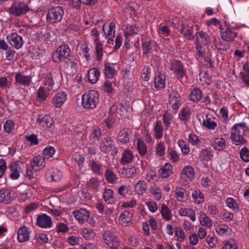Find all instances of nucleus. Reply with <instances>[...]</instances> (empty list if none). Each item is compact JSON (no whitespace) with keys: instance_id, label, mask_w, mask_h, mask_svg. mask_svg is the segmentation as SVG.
Returning a JSON list of instances; mask_svg holds the SVG:
<instances>
[{"instance_id":"774afa93","label":"nucleus","mask_w":249,"mask_h":249,"mask_svg":"<svg viewBox=\"0 0 249 249\" xmlns=\"http://www.w3.org/2000/svg\"><path fill=\"white\" fill-rule=\"evenodd\" d=\"M222 249H237V246L235 241L231 239L225 242Z\"/></svg>"},{"instance_id":"37998d69","label":"nucleus","mask_w":249,"mask_h":249,"mask_svg":"<svg viewBox=\"0 0 249 249\" xmlns=\"http://www.w3.org/2000/svg\"><path fill=\"white\" fill-rule=\"evenodd\" d=\"M178 213L181 216L189 217L193 221L196 220L195 213L192 209L181 208L179 210Z\"/></svg>"},{"instance_id":"13d9d810","label":"nucleus","mask_w":249,"mask_h":249,"mask_svg":"<svg viewBox=\"0 0 249 249\" xmlns=\"http://www.w3.org/2000/svg\"><path fill=\"white\" fill-rule=\"evenodd\" d=\"M186 191L183 188L177 187L175 190L176 198L179 201H183Z\"/></svg>"},{"instance_id":"69168bd1","label":"nucleus","mask_w":249,"mask_h":249,"mask_svg":"<svg viewBox=\"0 0 249 249\" xmlns=\"http://www.w3.org/2000/svg\"><path fill=\"white\" fill-rule=\"evenodd\" d=\"M89 48L87 45L83 44L81 47L80 54L83 55L87 60H89L90 59V55L89 54Z\"/></svg>"},{"instance_id":"58836bf2","label":"nucleus","mask_w":249,"mask_h":249,"mask_svg":"<svg viewBox=\"0 0 249 249\" xmlns=\"http://www.w3.org/2000/svg\"><path fill=\"white\" fill-rule=\"evenodd\" d=\"M105 178L109 183L114 184L118 179L117 175L111 170L107 169L105 172Z\"/></svg>"},{"instance_id":"a19ab883","label":"nucleus","mask_w":249,"mask_h":249,"mask_svg":"<svg viewBox=\"0 0 249 249\" xmlns=\"http://www.w3.org/2000/svg\"><path fill=\"white\" fill-rule=\"evenodd\" d=\"M202 97V91L199 88H194L189 94V99L194 102L199 101Z\"/></svg>"},{"instance_id":"6ab92c4d","label":"nucleus","mask_w":249,"mask_h":249,"mask_svg":"<svg viewBox=\"0 0 249 249\" xmlns=\"http://www.w3.org/2000/svg\"><path fill=\"white\" fill-rule=\"evenodd\" d=\"M67 99V94L64 91H59L55 94L53 98V103L56 107H60Z\"/></svg>"},{"instance_id":"412c9836","label":"nucleus","mask_w":249,"mask_h":249,"mask_svg":"<svg viewBox=\"0 0 249 249\" xmlns=\"http://www.w3.org/2000/svg\"><path fill=\"white\" fill-rule=\"evenodd\" d=\"M116 24L114 22H110L107 25L106 24L103 26V36L105 37H114Z\"/></svg>"},{"instance_id":"dca6fc26","label":"nucleus","mask_w":249,"mask_h":249,"mask_svg":"<svg viewBox=\"0 0 249 249\" xmlns=\"http://www.w3.org/2000/svg\"><path fill=\"white\" fill-rule=\"evenodd\" d=\"M21 165H23L21 162L17 161L12 163L9 166V168L11 171L9 177L11 179H17L19 177L20 173L21 172Z\"/></svg>"},{"instance_id":"cd10ccee","label":"nucleus","mask_w":249,"mask_h":249,"mask_svg":"<svg viewBox=\"0 0 249 249\" xmlns=\"http://www.w3.org/2000/svg\"><path fill=\"white\" fill-rule=\"evenodd\" d=\"M77 61L76 58L70 56L64 61L65 64L64 67H66L68 71L74 72L76 71Z\"/></svg>"},{"instance_id":"e2e57ef3","label":"nucleus","mask_w":249,"mask_h":249,"mask_svg":"<svg viewBox=\"0 0 249 249\" xmlns=\"http://www.w3.org/2000/svg\"><path fill=\"white\" fill-rule=\"evenodd\" d=\"M88 184L91 189L97 191L100 186L99 180L97 178H92L88 182Z\"/></svg>"},{"instance_id":"49530a36","label":"nucleus","mask_w":249,"mask_h":249,"mask_svg":"<svg viewBox=\"0 0 249 249\" xmlns=\"http://www.w3.org/2000/svg\"><path fill=\"white\" fill-rule=\"evenodd\" d=\"M113 194L112 190L105 189L103 195L104 200L108 203L112 204L113 202Z\"/></svg>"},{"instance_id":"39448f33","label":"nucleus","mask_w":249,"mask_h":249,"mask_svg":"<svg viewBox=\"0 0 249 249\" xmlns=\"http://www.w3.org/2000/svg\"><path fill=\"white\" fill-rule=\"evenodd\" d=\"M91 36H92L94 43L95 44V53L96 55L95 59L97 61H100L102 59L103 56V44L99 40V33L96 29L94 28L91 30Z\"/></svg>"},{"instance_id":"f8f14e48","label":"nucleus","mask_w":249,"mask_h":249,"mask_svg":"<svg viewBox=\"0 0 249 249\" xmlns=\"http://www.w3.org/2000/svg\"><path fill=\"white\" fill-rule=\"evenodd\" d=\"M158 45L157 42L153 40L150 39L142 42V50L143 55L148 56L150 53L157 52Z\"/></svg>"},{"instance_id":"6e6552de","label":"nucleus","mask_w":249,"mask_h":249,"mask_svg":"<svg viewBox=\"0 0 249 249\" xmlns=\"http://www.w3.org/2000/svg\"><path fill=\"white\" fill-rule=\"evenodd\" d=\"M169 68L179 80L181 79L186 75V70L182 63L179 60H173Z\"/></svg>"},{"instance_id":"5701e85b","label":"nucleus","mask_w":249,"mask_h":249,"mask_svg":"<svg viewBox=\"0 0 249 249\" xmlns=\"http://www.w3.org/2000/svg\"><path fill=\"white\" fill-rule=\"evenodd\" d=\"M32 79V76H26L20 72L18 73L15 76V82L22 86H30Z\"/></svg>"},{"instance_id":"c03bdc74","label":"nucleus","mask_w":249,"mask_h":249,"mask_svg":"<svg viewBox=\"0 0 249 249\" xmlns=\"http://www.w3.org/2000/svg\"><path fill=\"white\" fill-rule=\"evenodd\" d=\"M51 91L43 87H40L37 91V98L39 102L46 100Z\"/></svg>"},{"instance_id":"473e14b6","label":"nucleus","mask_w":249,"mask_h":249,"mask_svg":"<svg viewBox=\"0 0 249 249\" xmlns=\"http://www.w3.org/2000/svg\"><path fill=\"white\" fill-rule=\"evenodd\" d=\"M121 170V174L126 178H134L137 173V168L132 165L123 168Z\"/></svg>"},{"instance_id":"a18cd8bd","label":"nucleus","mask_w":249,"mask_h":249,"mask_svg":"<svg viewBox=\"0 0 249 249\" xmlns=\"http://www.w3.org/2000/svg\"><path fill=\"white\" fill-rule=\"evenodd\" d=\"M137 148L141 156H144L147 153V146L144 142L140 138L137 140Z\"/></svg>"},{"instance_id":"c9c22d12","label":"nucleus","mask_w":249,"mask_h":249,"mask_svg":"<svg viewBox=\"0 0 249 249\" xmlns=\"http://www.w3.org/2000/svg\"><path fill=\"white\" fill-rule=\"evenodd\" d=\"M43 87L52 90L53 89L54 82L51 73H46L43 77Z\"/></svg>"},{"instance_id":"ea45409f","label":"nucleus","mask_w":249,"mask_h":249,"mask_svg":"<svg viewBox=\"0 0 249 249\" xmlns=\"http://www.w3.org/2000/svg\"><path fill=\"white\" fill-rule=\"evenodd\" d=\"M180 31L181 34L187 39H192V28L187 24L181 23L180 27Z\"/></svg>"},{"instance_id":"79ce46f5","label":"nucleus","mask_w":249,"mask_h":249,"mask_svg":"<svg viewBox=\"0 0 249 249\" xmlns=\"http://www.w3.org/2000/svg\"><path fill=\"white\" fill-rule=\"evenodd\" d=\"M213 148L215 150L221 151L225 148L226 146V141L224 138H217L214 140L213 144Z\"/></svg>"},{"instance_id":"2f4dec72","label":"nucleus","mask_w":249,"mask_h":249,"mask_svg":"<svg viewBox=\"0 0 249 249\" xmlns=\"http://www.w3.org/2000/svg\"><path fill=\"white\" fill-rule=\"evenodd\" d=\"M245 135L231 134V139L232 143L236 145H245L247 141L245 138Z\"/></svg>"},{"instance_id":"423d86ee","label":"nucleus","mask_w":249,"mask_h":249,"mask_svg":"<svg viewBox=\"0 0 249 249\" xmlns=\"http://www.w3.org/2000/svg\"><path fill=\"white\" fill-rule=\"evenodd\" d=\"M103 243L109 248H115L119 246V241L116 233L110 231H105L102 234Z\"/></svg>"},{"instance_id":"052dcab7","label":"nucleus","mask_w":249,"mask_h":249,"mask_svg":"<svg viewBox=\"0 0 249 249\" xmlns=\"http://www.w3.org/2000/svg\"><path fill=\"white\" fill-rule=\"evenodd\" d=\"M82 236L87 240H89L95 236V232L91 229L85 228L81 232Z\"/></svg>"},{"instance_id":"3c124183","label":"nucleus","mask_w":249,"mask_h":249,"mask_svg":"<svg viewBox=\"0 0 249 249\" xmlns=\"http://www.w3.org/2000/svg\"><path fill=\"white\" fill-rule=\"evenodd\" d=\"M135 189L139 194H142L146 190V183L144 180H140L135 185Z\"/></svg>"},{"instance_id":"9d476101","label":"nucleus","mask_w":249,"mask_h":249,"mask_svg":"<svg viewBox=\"0 0 249 249\" xmlns=\"http://www.w3.org/2000/svg\"><path fill=\"white\" fill-rule=\"evenodd\" d=\"M194 175V170L191 166H185L181 172L180 183L183 185H187L188 181H191L193 178Z\"/></svg>"},{"instance_id":"a878e982","label":"nucleus","mask_w":249,"mask_h":249,"mask_svg":"<svg viewBox=\"0 0 249 249\" xmlns=\"http://www.w3.org/2000/svg\"><path fill=\"white\" fill-rule=\"evenodd\" d=\"M29 239V231L28 227L23 226L18 231V240L19 242H24Z\"/></svg>"},{"instance_id":"c85d7f7f","label":"nucleus","mask_w":249,"mask_h":249,"mask_svg":"<svg viewBox=\"0 0 249 249\" xmlns=\"http://www.w3.org/2000/svg\"><path fill=\"white\" fill-rule=\"evenodd\" d=\"M134 159L133 152L129 149H125L120 160V163L122 165H125L131 162Z\"/></svg>"},{"instance_id":"338daca9","label":"nucleus","mask_w":249,"mask_h":249,"mask_svg":"<svg viewBox=\"0 0 249 249\" xmlns=\"http://www.w3.org/2000/svg\"><path fill=\"white\" fill-rule=\"evenodd\" d=\"M240 156L241 159L245 162L249 161V150L246 147H243L240 151Z\"/></svg>"},{"instance_id":"de8ad7c7","label":"nucleus","mask_w":249,"mask_h":249,"mask_svg":"<svg viewBox=\"0 0 249 249\" xmlns=\"http://www.w3.org/2000/svg\"><path fill=\"white\" fill-rule=\"evenodd\" d=\"M178 144L183 155H187L190 152L189 144L187 142L183 140H179Z\"/></svg>"},{"instance_id":"0eeeda50","label":"nucleus","mask_w":249,"mask_h":249,"mask_svg":"<svg viewBox=\"0 0 249 249\" xmlns=\"http://www.w3.org/2000/svg\"><path fill=\"white\" fill-rule=\"evenodd\" d=\"M64 12L62 7L57 6L49 10L47 15V21L50 23L60 21L64 15Z\"/></svg>"},{"instance_id":"09e8293b","label":"nucleus","mask_w":249,"mask_h":249,"mask_svg":"<svg viewBox=\"0 0 249 249\" xmlns=\"http://www.w3.org/2000/svg\"><path fill=\"white\" fill-rule=\"evenodd\" d=\"M138 27L135 24L131 25L127 27L124 31V36L126 38H128L137 33Z\"/></svg>"},{"instance_id":"5fc2aeb1","label":"nucleus","mask_w":249,"mask_h":249,"mask_svg":"<svg viewBox=\"0 0 249 249\" xmlns=\"http://www.w3.org/2000/svg\"><path fill=\"white\" fill-rule=\"evenodd\" d=\"M15 124L12 120H7L4 124L3 129L4 130L8 133H11L14 129Z\"/></svg>"},{"instance_id":"b1692460","label":"nucleus","mask_w":249,"mask_h":249,"mask_svg":"<svg viewBox=\"0 0 249 249\" xmlns=\"http://www.w3.org/2000/svg\"><path fill=\"white\" fill-rule=\"evenodd\" d=\"M249 132V128L245 123H238L231 128L232 134L246 135Z\"/></svg>"},{"instance_id":"7c9ffc66","label":"nucleus","mask_w":249,"mask_h":249,"mask_svg":"<svg viewBox=\"0 0 249 249\" xmlns=\"http://www.w3.org/2000/svg\"><path fill=\"white\" fill-rule=\"evenodd\" d=\"M155 87L157 89H162L165 86V76L164 74L159 72L156 75L154 80Z\"/></svg>"},{"instance_id":"864d4df0","label":"nucleus","mask_w":249,"mask_h":249,"mask_svg":"<svg viewBox=\"0 0 249 249\" xmlns=\"http://www.w3.org/2000/svg\"><path fill=\"white\" fill-rule=\"evenodd\" d=\"M207 119L205 121L203 120V126H205L209 129L214 130L217 127V123L211 120L210 118H208V115H206Z\"/></svg>"},{"instance_id":"a211bd4d","label":"nucleus","mask_w":249,"mask_h":249,"mask_svg":"<svg viewBox=\"0 0 249 249\" xmlns=\"http://www.w3.org/2000/svg\"><path fill=\"white\" fill-rule=\"evenodd\" d=\"M220 32L221 38L228 42L233 41L237 35V33L230 28H227L225 30L220 29Z\"/></svg>"},{"instance_id":"0e129e2a","label":"nucleus","mask_w":249,"mask_h":249,"mask_svg":"<svg viewBox=\"0 0 249 249\" xmlns=\"http://www.w3.org/2000/svg\"><path fill=\"white\" fill-rule=\"evenodd\" d=\"M192 196L196 203L200 204L202 202V194L200 190H195L192 193Z\"/></svg>"},{"instance_id":"ddd939ff","label":"nucleus","mask_w":249,"mask_h":249,"mask_svg":"<svg viewBox=\"0 0 249 249\" xmlns=\"http://www.w3.org/2000/svg\"><path fill=\"white\" fill-rule=\"evenodd\" d=\"M36 225L42 228H50L53 225L52 218L45 213L38 215Z\"/></svg>"},{"instance_id":"2eb2a0df","label":"nucleus","mask_w":249,"mask_h":249,"mask_svg":"<svg viewBox=\"0 0 249 249\" xmlns=\"http://www.w3.org/2000/svg\"><path fill=\"white\" fill-rule=\"evenodd\" d=\"M62 176V173L59 170L53 168L48 169L45 173L46 178L50 182L59 181Z\"/></svg>"},{"instance_id":"f257e3e1","label":"nucleus","mask_w":249,"mask_h":249,"mask_svg":"<svg viewBox=\"0 0 249 249\" xmlns=\"http://www.w3.org/2000/svg\"><path fill=\"white\" fill-rule=\"evenodd\" d=\"M99 102V95L94 90H89L85 92L82 98V105L88 110L96 107Z\"/></svg>"},{"instance_id":"72a5a7b5","label":"nucleus","mask_w":249,"mask_h":249,"mask_svg":"<svg viewBox=\"0 0 249 249\" xmlns=\"http://www.w3.org/2000/svg\"><path fill=\"white\" fill-rule=\"evenodd\" d=\"M154 136L156 139L159 140L162 138L163 133L162 123L161 121H157L154 125Z\"/></svg>"},{"instance_id":"4d7b16f0","label":"nucleus","mask_w":249,"mask_h":249,"mask_svg":"<svg viewBox=\"0 0 249 249\" xmlns=\"http://www.w3.org/2000/svg\"><path fill=\"white\" fill-rule=\"evenodd\" d=\"M55 152L54 147L51 146H47L43 150V156L45 159H48L53 156Z\"/></svg>"},{"instance_id":"603ef678","label":"nucleus","mask_w":249,"mask_h":249,"mask_svg":"<svg viewBox=\"0 0 249 249\" xmlns=\"http://www.w3.org/2000/svg\"><path fill=\"white\" fill-rule=\"evenodd\" d=\"M92 171L96 175H102L101 172V165L97 163L95 161L92 160L90 164Z\"/></svg>"},{"instance_id":"9b49d317","label":"nucleus","mask_w":249,"mask_h":249,"mask_svg":"<svg viewBox=\"0 0 249 249\" xmlns=\"http://www.w3.org/2000/svg\"><path fill=\"white\" fill-rule=\"evenodd\" d=\"M7 39L10 45L16 49H20L24 43L22 37L17 33L8 36Z\"/></svg>"},{"instance_id":"393cba45","label":"nucleus","mask_w":249,"mask_h":249,"mask_svg":"<svg viewBox=\"0 0 249 249\" xmlns=\"http://www.w3.org/2000/svg\"><path fill=\"white\" fill-rule=\"evenodd\" d=\"M132 218V213L125 210L121 214L119 217V222L122 226L126 227L131 222Z\"/></svg>"},{"instance_id":"f03ea898","label":"nucleus","mask_w":249,"mask_h":249,"mask_svg":"<svg viewBox=\"0 0 249 249\" xmlns=\"http://www.w3.org/2000/svg\"><path fill=\"white\" fill-rule=\"evenodd\" d=\"M71 49L67 44H62L58 47L53 52L52 60L59 64L71 56Z\"/></svg>"},{"instance_id":"4468645a","label":"nucleus","mask_w":249,"mask_h":249,"mask_svg":"<svg viewBox=\"0 0 249 249\" xmlns=\"http://www.w3.org/2000/svg\"><path fill=\"white\" fill-rule=\"evenodd\" d=\"M181 104V97L177 91L172 90L169 95V107L176 110L178 109Z\"/></svg>"},{"instance_id":"1a4fd4ad","label":"nucleus","mask_w":249,"mask_h":249,"mask_svg":"<svg viewBox=\"0 0 249 249\" xmlns=\"http://www.w3.org/2000/svg\"><path fill=\"white\" fill-rule=\"evenodd\" d=\"M37 122L41 126L45 128L49 131L53 132L54 130V121L49 115H39Z\"/></svg>"},{"instance_id":"c756f323","label":"nucleus","mask_w":249,"mask_h":249,"mask_svg":"<svg viewBox=\"0 0 249 249\" xmlns=\"http://www.w3.org/2000/svg\"><path fill=\"white\" fill-rule=\"evenodd\" d=\"M100 75V72L98 68L94 67L90 69L88 73L89 81L91 84L96 83L99 79Z\"/></svg>"},{"instance_id":"6e6d98bb","label":"nucleus","mask_w":249,"mask_h":249,"mask_svg":"<svg viewBox=\"0 0 249 249\" xmlns=\"http://www.w3.org/2000/svg\"><path fill=\"white\" fill-rule=\"evenodd\" d=\"M150 192L156 200H159L161 198L160 190L157 185H155L152 187L150 189Z\"/></svg>"},{"instance_id":"f704fd0d","label":"nucleus","mask_w":249,"mask_h":249,"mask_svg":"<svg viewBox=\"0 0 249 249\" xmlns=\"http://www.w3.org/2000/svg\"><path fill=\"white\" fill-rule=\"evenodd\" d=\"M12 200L11 192L6 189L0 191V202L4 204L10 203Z\"/></svg>"},{"instance_id":"bb28decb","label":"nucleus","mask_w":249,"mask_h":249,"mask_svg":"<svg viewBox=\"0 0 249 249\" xmlns=\"http://www.w3.org/2000/svg\"><path fill=\"white\" fill-rule=\"evenodd\" d=\"M104 66L105 68L104 69L103 72L105 76L107 78L112 79L114 77L117 71L113 64L106 62L104 63Z\"/></svg>"},{"instance_id":"f3484780","label":"nucleus","mask_w":249,"mask_h":249,"mask_svg":"<svg viewBox=\"0 0 249 249\" xmlns=\"http://www.w3.org/2000/svg\"><path fill=\"white\" fill-rule=\"evenodd\" d=\"M73 213L75 219L82 224L88 221L90 215L89 212L85 209H80L79 210L75 211Z\"/></svg>"},{"instance_id":"8fccbe9b","label":"nucleus","mask_w":249,"mask_h":249,"mask_svg":"<svg viewBox=\"0 0 249 249\" xmlns=\"http://www.w3.org/2000/svg\"><path fill=\"white\" fill-rule=\"evenodd\" d=\"M160 212L162 217L166 221H169L171 219V212L167 206L163 204L161 207Z\"/></svg>"},{"instance_id":"680f3d73","label":"nucleus","mask_w":249,"mask_h":249,"mask_svg":"<svg viewBox=\"0 0 249 249\" xmlns=\"http://www.w3.org/2000/svg\"><path fill=\"white\" fill-rule=\"evenodd\" d=\"M228 110L226 107H223L220 108L219 118L223 122H227L228 120Z\"/></svg>"},{"instance_id":"e433bc0d","label":"nucleus","mask_w":249,"mask_h":249,"mask_svg":"<svg viewBox=\"0 0 249 249\" xmlns=\"http://www.w3.org/2000/svg\"><path fill=\"white\" fill-rule=\"evenodd\" d=\"M160 173L162 178H167L173 174V167L169 163H166L162 166Z\"/></svg>"},{"instance_id":"aec40b11","label":"nucleus","mask_w":249,"mask_h":249,"mask_svg":"<svg viewBox=\"0 0 249 249\" xmlns=\"http://www.w3.org/2000/svg\"><path fill=\"white\" fill-rule=\"evenodd\" d=\"M45 158L40 155L35 157L30 161L33 169L36 171L43 169L45 166Z\"/></svg>"},{"instance_id":"20e7f679","label":"nucleus","mask_w":249,"mask_h":249,"mask_svg":"<svg viewBox=\"0 0 249 249\" xmlns=\"http://www.w3.org/2000/svg\"><path fill=\"white\" fill-rule=\"evenodd\" d=\"M99 147L101 152L104 153H110L112 156L118 153V148L116 147L113 140L109 137L102 139Z\"/></svg>"},{"instance_id":"7ed1b4c3","label":"nucleus","mask_w":249,"mask_h":249,"mask_svg":"<svg viewBox=\"0 0 249 249\" xmlns=\"http://www.w3.org/2000/svg\"><path fill=\"white\" fill-rule=\"evenodd\" d=\"M30 10L28 5L24 1H15L8 8V12L15 17L25 15Z\"/></svg>"},{"instance_id":"4be33fe9","label":"nucleus","mask_w":249,"mask_h":249,"mask_svg":"<svg viewBox=\"0 0 249 249\" xmlns=\"http://www.w3.org/2000/svg\"><path fill=\"white\" fill-rule=\"evenodd\" d=\"M131 138L130 130L128 128L121 129L118 133V141L122 144H127Z\"/></svg>"},{"instance_id":"4c0bfd02","label":"nucleus","mask_w":249,"mask_h":249,"mask_svg":"<svg viewBox=\"0 0 249 249\" xmlns=\"http://www.w3.org/2000/svg\"><path fill=\"white\" fill-rule=\"evenodd\" d=\"M202 33L198 32L196 34V38L195 39V46L196 50V54L199 57L202 56Z\"/></svg>"},{"instance_id":"bf43d9fd","label":"nucleus","mask_w":249,"mask_h":249,"mask_svg":"<svg viewBox=\"0 0 249 249\" xmlns=\"http://www.w3.org/2000/svg\"><path fill=\"white\" fill-rule=\"evenodd\" d=\"M190 109L188 107L183 108L179 113V118L181 121H185L190 118Z\"/></svg>"}]
</instances>
